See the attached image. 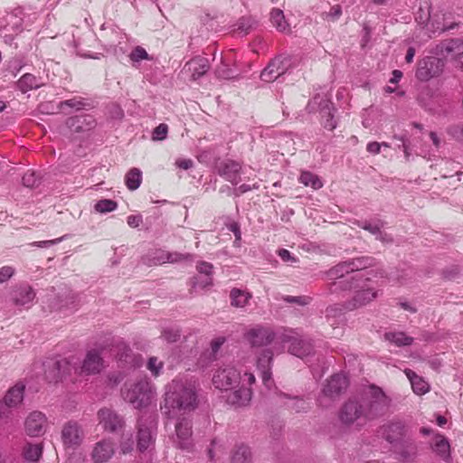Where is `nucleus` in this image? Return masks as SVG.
Instances as JSON below:
<instances>
[{
  "label": "nucleus",
  "instance_id": "obj_1",
  "mask_svg": "<svg viewBox=\"0 0 463 463\" xmlns=\"http://www.w3.org/2000/svg\"><path fill=\"white\" fill-rule=\"evenodd\" d=\"M198 404L195 385L187 380L174 379L165 386L161 409L168 418H175L195 411Z\"/></svg>",
  "mask_w": 463,
  "mask_h": 463
},
{
  "label": "nucleus",
  "instance_id": "obj_2",
  "mask_svg": "<svg viewBox=\"0 0 463 463\" xmlns=\"http://www.w3.org/2000/svg\"><path fill=\"white\" fill-rule=\"evenodd\" d=\"M334 291L340 288L343 290L355 289L353 299L347 303L348 309H355L364 306L377 297V292L372 285L369 278H365L364 273L358 272L352 276L350 281H335L333 283Z\"/></svg>",
  "mask_w": 463,
  "mask_h": 463
},
{
  "label": "nucleus",
  "instance_id": "obj_3",
  "mask_svg": "<svg viewBox=\"0 0 463 463\" xmlns=\"http://www.w3.org/2000/svg\"><path fill=\"white\" fill-rule=\"evenodd\" d=\"M156 393V389L146 378H139L135 382H128L121 389V395L127 402L136 409L148 406Z\"/></svg>",
  "mask_w": 463,
  "mask_h": 463
},
{
  "label": "nucleus",
  "instance_id": "obj_4",
  "mask_svg": "<svg viewBox=\"0 0 463 463\" xmlns=\"http://www.w3.org/2000/svg\"><path fill=\"white\" fill-rule=\"evenodd\" d=\"M361 402L364 411V420H367L385 415L391 406V399L381 388L374 385L370 386Z\"/></svg>",
  "mask_w": 463,
  "mask_h": 463
},
{
  "label": "nucleus",
  "instance_id": "obj_5",
  "mask_svg": "<svg viewBox=\"0 0 463 463\" xmlns=\"http://www.w3.org/2000/svg\"><path fill=\"white\" fill-rule=\"evenodd\" d=\"M24 385L17 383L8 390L4 400L0 402V435L12 431L11 409L24 400Z\"/></svg>",
  "mask_w": 463,
  "mask_h": 463
},
{
  "label": "nucleus",
  "instance_id": "obj_6",
  "mask_svg": "<svg viewBox=\"0 0 463 463\" xmlns=\"http://www.w3.org/2000/svg\"><path fill=\"white\" fill-rule=\"evenodd\" d=\"M246 370L242 366L227 364L218 368L213 376V384L219 390H232L242 383L243 373Z\"/></svg>",
  "mask_w": 463,
  "mask_h": 463
},
{
  "label": "nucleus",
  "instance_id": "obj_7",
  "mask_svg": "<svg viewBox=\"0 0 463 463\" xmlns=\"http://www.w3.org/2000/svg\"><path fill=\"white\" fill-rule=\"evenodd\" d=\"M137 449L140 452L151 451L155 444L156 421L152 415L143 414L137 420Z\"/></svg>",
  "mask_w": 463,
  "mask_h": 463
},
{
  "label": "nucleus",
  "instance_id": "obj_8",
  "mask_svg": "<svg viewBox=\"0 0 463 463\" xmlns=\"http://www.w3.org/2000/svg\"><path fill=\"white\" fill-rule=\"evenodd\" d=\"M307 109L309 113L318 112L321 116V124L328 130L336 128V121L334 118L335 108L333 103L326 97L316 95L307 104Z\"/></svg>",
  "mask_w": 463,
  "mask_h": 463
},
{
  "label": "nucleus",
  "instance_id": "obj_9",
  "mask_svg": "<svg viewBox=\"0 0 463 463\" xmlns=\"http://www.w3.org/2000/svg\"><path fill=\"white\" fill-rule=\"evenodd\" d=\"M255 383V376L252 373L245 371L243 373L242 383L236 385L233 391L227 396V402L236 407L247 406L252 397L251 385Z\"/></svg>",
  "mask_w": 463,
  "mask_h": 463
},
{
  "label": "nucleus",
  "instance_id": "obj_10",
  "mask_svg": "<svg viewBox=\"0 0 463 463\" xmlns=\"http://www.w3.org/2000/svg\"><path fill=\"white\" fill-rule=\"evenodd\" d=\"M371 265L372 260L369 257L355 258L338 263L328 270L327 276L331 279H339L338 281L344 280L352 282V278L350 279H344L345 276L349 273L363 270Z\"/></svg>",
  "mask_w": 463,
  "mask_h": 463
},
{
  "label": "nucleus",
  "instance_id": "obj_11",
  "mask_svg": "<svg viewBox=\"0 0 463 463\" xmlns=\"http://www.w3.org/2000/svg\"><path fill=\"white\" fill-rule=\"evenodd\" d=\"M444 67V59L426 56L418 61L415 76L420 81H428L440 76Z\"/></svg>",
  "mask_w": 463,
  "mask_h": 463
},
{
  "label": "nucleus",
  "instance_id": "obj_12",
  "mask_svg": "<svg viewBox=\"0 0 463 463\" xmlns=\"http://www.w3.org/2000/svg\"><path fill=\"white\" fill-rule=\"evenodd\" d=\"M280 342L288 344V352L298 357L303 358L313 353V345L295 330H287L282 334Z\"/></svg>",
  "mask_w": 463,
  "mask_h": 463
},
{
  "label": "nucleus",
  "instance_id": "obj_13",
  "mask_svg": "<svg viewBox=\"0 0 463 463\" xmlns=\"http://www.w3.org/2000/svg\"><path fill=\"white\" fill-rule=\"evenodd\" d=\"M142 263L146 266H157L164 263H177L182 261L193 260V255L190 253L183 254L179 252H169L162 249H156L142 257Z\"/></svg>",
  "mask_w": 463,
  "mask_h": 463
},
{
  "label": "nucleus",
  "instance_id": "obj_14",
  "mask_svg": "<svg viewBox=\"0 0 463 463\" xmlns=\"http://www.w3.org/2000/svg\"><path fill=\"white\" fill-rule=\"evenodd\" d=\"M348 384L349 382L345 375L341 373L332 375L331 378L327 381L326 384L324 386L322 390V395L318 398L319 404L321 406H327L324 400L326 398L334 400L335 398L338 397L346 391Z\"/></svg>",
  "mask_w": 463,
  "mask_h": 463
},
{
  "label": "nucleus",
  "instance_id": "obj_15",
  "mask_svg": "<svg viewBox=\"0 0 463 463\" xmlns=\"http://www.w3.org/2000/svg\"><path fill=\"white\" fill-rule=\"evenodd\" d=\"M244 336L251 346L261 347L274 344L276 334L271 327L257 326L248 330Z\"/></svg>",
  "mask_w": 463,
  "mask_h": 463
},
{
  "label": "nucleus",
  "instance_id": "obj_16",
  "mask_svg": "<svg viewBox=\"0 0 463 463\" xmlns=\"http://www.w3.org/2000/svg\"><path fill=\"white\" fill-rule=\"evenodd\" d=\"M379 435L390 444L400 443L407 435L405 424L401 420H392L380 427Z\"/></svg>",
  "mask_w": 463,
  "mask_h": 463
},
{
  "label": "nucleus",
  "instance_id": "obj_17",
  "mask_svg": "<svg viewBox=\"0 0 463 463\" xmlns=\"http://www.w3.org/2000/svg\"><path fill=\"white\" fill-rule=\"evenodd\" d=\"M84 439L81 426L74 420L66 422L61 430V440L65 448L76 449Z\"/></svg>",
  "mask_w": 463,
  "mask_h": 463
},
{
  "label": "nucleus",
  "instance_id": "obj_18",
  "mask_svg": "<svg viewBox=\"0 0 463 463\" xmlns=\"http://www.w3.org/2000/svg\"><path fill=\"white\" fill-rule=\"evenodd\" d=\"M175 423V439L174 442L182 449H188L192 446V420L182 415Z\"/></svg>",
  "mask_w": 463,
  "mask_h": 463
},
{
  "label": "nucleus",
  "instance_id": "obj_19",
  "mask_svg": "<svg viewBox=\"0 0 463 463\" xmlns=\"http://www.w3.org/2000/svg\"><path fill=\"white\" fill-rule=\"evenodd\" d=\"M217 174L232 184H238L241 181V165L232 159H223L216 163Z\"/></svg>",
  "mask_w": 463,
  "mask_h": 463
},
{
  "label": "nucleus",
  "instance_id": "obj_20",
  "mask_svg": "<svg viewBox=\"0 0 463 463\" xmlns=\"http://www.w3.org/2000/svg\"><path fill=\"white\" fill-rule=\"evenodd\" d=\"M359 419H364V411L362 402L348 400L339 411V420L345 425H351Z\"/></svg>",
  "mask_w": 463,
  "mask_h": 463
},
{
  "label": "nucleus",
  "instance_id": "obj_21",
  "mask_svg": "<svg viewBox=\"0 0 463 463\" xmlns=\"http://www.w3.org/2000/svg\"><path fill=\"white\" fill-rule=\"evenodd\" d=\"M10 294L12 302L17 307L30 305L35 298L33 288L27 283L15 285Z\"/></svg>",
  "mask_w": 463,
  "mask_h": 463
},
{
  "label": "nucleus",
  "instance_id": "obj_22",
  "mask_svg": "<svg viewBox=\"0 0 463 463\" xmlns=\"http://www.w3.org/2000/svg\"><path fill=\"white\" fill-rule=\"evenodd\" d=\"M209 69L210 64L208 59L196 56L184 64L183 72L188 74L191 80H197L203 77Z\"/></svg>",
  "mask_w": 463,
  "mask_h": 463
},
{
  "label": "nucleus",
  "instance_id": "obj_23",
  "mask_svg": "<svg viewBox=\"0 0 463 463\" xmlns=\"http://www.w3.org/2000/svg\"><path fill=\"white\" fill-rule=\"evenodd\" d=\"M98 417L99 424H101L106 430L116 432L124 426L123 418L110 409H100L98 412Z\"/></svg>",
  "mask_w": 463,
  "mask_h": 463
},
{
  "label": "nucleus",
  "instance_id": "obj_24",
  "mask_svg": "<svg viewBox=\"0 0 463 463\" xmlns=\"http://www.w3.org/2000/svg\"><path fill=\"white\" fill-rule=\"evenodd\" d=\"M104 367L103 359L100 353L97 350H90L83 361L80 367V373L90 375L99 373Z\"/></svg>",
  "mask_w": 463,
  "mask_h": 463
},
{
  "label": "nucleus",
  "instance_id": "obj_25",
  "mask_svg": "<svg viewBox=\"0 0 463 463\" xmlns=\"http://www.w3.org/2000/svg\"><path fill=\"white\" fill-rule=\"evenodd\" d=\"M45 415L40 411H33L25 420V430L29 436L37 437L44 432Z\"/></svg>",
  "mask_w": 463,
  "mask_h": 463
},
{
  "label": "nucleus",
  "instance_id": "obj_26",
  "mask_svg": "<svg viewBox=\"0 0 463 463\" xmlns=\"http://www.w3.org/2000/svg\"><path fill=\"white\" fill-rule=\"evenodd\" d=\"M114 452V443L110 439H102L95 444L91 458L95 463H103L111 458Z\"/></svg>",
  "mask_w": 463,
  "mask_h": 463
},
{
  "label": "nucleus",
  "instance_id": "obj_27",
  "mask_svg": "<svg viewBox=\"0 0 463 463\" xmlns=\"http://www.w3.org/2000/svg\"><path fill=\"white\" fill-rule=\"evenodd\" d=\"M213 266L210 262L200 261L196 265L197 271L201 274V276L194 277L193 279V287L194 288H204L206 287L213 285Z\"/></svg>",
  "mask_w": 463,
  "mask_h": 463
},
{
  "label": "nucleus",
  "instance_id": "obj_28",
  "mask_svg": "<svg viewBox=\"0 0 463 463\" xmlns=\"http://www.w3.org/2000/svg\"><path fill=\"white\" fill-rule=\"evenodd\" d=\"M67 126L74 132H84L96 126L95 119L90 115H80L68 118Z\"/></svg>",
  "mask_w": 463,
  "mask_h": 463
},
{
  "label": "nucleus",
  "instance_id": "obj_29",
  "mask_svg": "<svg viewBox=\"0 0 463 463\" xmlns=\"http://www.w3.org/2000/svg\"><path fill=\"white\" fill-rule=\"evenodd\" d=\"M282 350H283V348L280 346V345H279V343H274L272 347L266 348V349L262 350L257 359L258 369L260 370V369L271 368L275 352L277 354H279L282 352Z\"/></svg>",
  "mask_w": 463,
  "mask_h": 463
},
{
  "label": "nucleus",
  "instance_id": "obj_30",
  "mask_svg": "<svg viewBox=\"0 0 463 463\" xmlns=\"http://www.w3.org/2000/svg\"><path fill=\"white\" fill-rule=\"evenodd\" d=\"M69 363L65 359L57 360L52 363V368L45 372L46 378L50 382H58L62 380L66 374Z\"/></svg>",
  "mask_w": 463,
  "mask_h": 463
},
{
  "label": "nucleus",
  "instance_id": "obj_31",
  "mask_svg": "<svg viewBox=\"0 0 463 463\" xmlns=\"http://www.w3.org/2000/svg\"><path fill=\"white\" fill-rule=\"evenodd\" d=\"M43 446L42 443H26L22 451L24 459L29 463H38L43 456Z\"/></svg>",
  "mask_w": 463,
  "mask_h": 463
},
{
  "label": "nucleus",
  "instance_id": "obj_32",
  "mask_svg": "<svg viewBox=\"0 0 463 463\" xmlns=\"http://www.w3.org/2000/svg\"><path fill=\"white\" fill-rule=\"evenodd\" d=\"M405 374L411 382V388L416 394L422 395L429 392L430 385L412 370H405Z\"/></svg>",
  "mask_w": 463,
  "mask_h": 463
},
{
  "label": "nucleus",
  "instance_id": "obj_33",
  "mask_svg": "<svg viewBox=\"0 0 463 463\" xmlns=\"http://www.w3.org/2000/svg\"><path fill=\"white\" fill-rule=\"evenodd\" d=\"M399 449L401 457L406 461H412L418 455V445L411 439H402Z\"/></svg>",
  "mask_w": 463,
  "mask_h": 463
},
{
  "label": "nucleus",
  "instance_id": "obj_34",
  "mask_svg": "<svg viewBox=\"0 0 463 463\" xmlns=\"http://www.w3.org/2000/svg\"><path fill=\"white\" fill-rule=\"evenodd\" d=\"M432 449L443 460L447 461L450 458V445L444 436L438 435L435 438Z\"/></svg>",
  "mask_w": 463,
  "mask_h": 463
},
{
  "label": "nucleus",
  "instance_id": "obj_35",
  "mask_svg": "<svg viewBox=\"0 0 463 463\" xmlns=\"http://www.w3.org/2000/svg\"><path fill=\"white\" fill-rule=\"evenodd\" d=\"M252 298L248 291L240 288H232L230 292L231 304L235 307H244Z\"/></svg>",
  "mask_w": 463,
  "mask_h": 463
},
{
  "label": "nucleus",
  "instance_id": "obj_36",
  "mask_svg": "<svg viewBox=\"0 0 463 463\" xmlns=\"http://www.w3.org/2000/svg\"><path fill=\"white\" fill-rule=\"evenodd\" d=\"M41 87V83L38 79L31 74H24L17 81V88L23 92L26 93L29 90L38 89Z\"/></svg>",
  "mask_w": 463,
  "mask_h": 463
},
{
  "label": "nucleus",
  "instance_id": "obj_37",
  "mask_svg": "<svg viewBox=\"0 0 463 463\" xmlns=\"http://www.w3.org/2000/svg\"><path fill=\"white\" fill-rule=\"evenodd\" d=\"M271 61H278L275 65L277 75L285 74L289 69L297 65V59L289 55H279Z\"/></svg>",
  "mask_w": 463,
  "mask_h": 463
},
{
  "label": "nucleus",
  "instance_id": "obj_38",
  "mask_svg": "<svg viewBox=\"0 0 463 463\" xmlns=\"http://www.w3.org/2000/svg\"><path fill=\"white\" fill-rule=\"evenodd\" d=\"M270 21L278 31L282 33H288L290 31L289 24L280 9H272L270 12Z\"/></svg>",
  "mask_w": 463,
  "mask_h": 463
},
{
  "label": "nucleus",
  "instance_id": "obj_39",
  "mask_svg": "<svg viewBox=\"0 0 463 463\" xmlns=\"http://www.w3.org/2000/svg\"><path fill=\"white\" fill-rule=\"evenodd\" d=\"M349 310L347 308V303L346 304H335L334 306L328 307L326 310V317L327 321L330 323L332 326H335L336 324V321H332V318H336L338 321H342V317L345 313V311Z\"/></svg>",
  "mask_w": 463,
  "mask_h": 463
},
{
  "label": "nucleus",
  "instance_id": "obj_40",
  "mask_svg": "<svg viewBox=\"0 0 463 463\" xmlns=\"http://www.w3.org/2000/svg\"><path fill=\"white\" fill-rule=\"evenodd\" d=\"M384 337L397 346H408L413 343V338L403 332H389L384 335Z\"/></svg>",
  "mask_w": 463,
  "mask_h": 463
},
{
  "label": "nucleus",
  "instance_id": "obj_41",
  "mask_svg": "<svg viewBox=\"0 0 463 463\" xmlns=\"http://www.w3.org/2000/svg\"><path fill=\"white\" fill-rule=\"evenodd\" d=\"M142 181V173L138 168H131L126 175L125 183L130 191L137 190Z\"/></svg>",
  "mask_w": 463,
  "mask_h": 463
},
{
  "label": "nucleus",
  "instance_id": "obj_42",
  "mask_svg": "<svg viewBox=\"0 0 463 463\" xmlns=\"http://www.w3.org/2000/svg\"><path fill=\"white\" fill-rule=\"evenodd\" d=\"M459 46V42L458 40H448L441 42L437 44L434 50V53L436 55L443 56L444 58L448 57L450 53H452Z\"/></svg>",
  "mask_w": 463,
  "mask_h": 463
},
{
  "label": "nucleus",
  "instance_id": "obj_43",
  "mask_svg": "<svg viewBox=\"0 0 463 463\" xmlns=\"http://www.w3.org/2000/svg\"><path fill=\"white\" fill-rule=\"evenodd\" d=\"M231 463H250V448L243 444L237 446L232 456Z\"/></svg>",
  "mask_w": 463,
  "mask_h": 463
},
{
  "label": "nucleus",
  "instance_id": "obj_44",
  "mask_svg": "<svg viewBox=\"0 0 463 463\" xmlns=\"http://www.w3.org/2000/svg\"><path fill=\"white\" fill-rule=\"evenodd\" d=\"M299 180L304 185L311 186L316 190L323 186V183L318 176L311 172H303L300 175Z\"/></svg>",
  "mask_w": 463,
  "mask_h": 463
},
{
  "label": "nucleus",
  "instance_id": "obj_45",
  "mask_svg": "<svg viewBox=\"0 0 463 463\" xmlns=\"http://www.w3.org/2000/svg\"><path fill=\"white\" fill-rule=\"evenodd\" d=\"M85 99L80 97H74L72 99L61 101L59 104V109H63L65 107L74 109L76 110L84 109L86 107Z\"/></svg>",
  "mask_w": 463,
  "mask_h": 463
},
{
  "label": "nucleus",
  "instance_id": "obj_46",
  "mask_svg": "<svg viewBox=\"0 0 463 463\" xmlns=\"http://www.w3.org/2000/svg\"><path fill=\"white\" fill-rule=\"evenodd\" d=\"M118 203L116 201L110 199H102L96 203L94 208L100 213H107L113 212L117 209Z\"/></svg>",
  "mask_w": 463,
  "mask_h": 463
},
{
  "label": "nucleus",
  "instance_id": "obj_47",
  "mask_svg": "<svg viewBox=\"0 0 463 463\" xmlns=\"http://www.w3.org/2000/svg\"><path fill=\"white\" fill-rule=\"evenodd\" d=\"M129 59L133 63L140 62L144 60H150L146 51L141 46H136L129 53Z\"/></svg>",
  "mask_w": 463,
  "mask_h": 463
},
{
  "label": "nucleus",
  "instance_id": "obj_48",
  "mask_svg": "<svg viewBox=\"0 0 463 463\" xmlns=\"http://www.w3.org/2000/svg\"><path fill=\"white\" fill-rule=\"evenodd\" d=\"M146 367L151 372V373L156 377L161 373L164 367V363L159 361L157 357L152 356L148 359Z\"/></svg>",
  "mask_w": 463,
  "mask_h": 463
},
{
  "label": "nucleus",
  "instance_id": "obj_49",
  "mask_svg": "<svg viewBox=\"0 0 463 463\" xmlns=\"http://www.w3.org/2000/svg\"><path fill=\"white\" fill-rule=\"evenodd\" d=\"M278 63V61H270L268 66L261 71L260 73V79L263 81L270 82L275 80L279 75H275L272 73L271 69L275 68V65Z\"/></svg>",
  "mask_w": 463,
  "mask_h": 463
},
{
  "label": "nucleus",
  "instance_id": "obj_50",
  "mask_svg": "<svg viewBox=\"0 0 463 463\" xmlns=\"http://www.w3.org/2000/svg\"><path fill=\"white\" fill-rule=\"evenodd\" d=\"M23 184L26 187H34L39 184V177L33 171H27L23 178Z\"/></svg>",
  "mask_w": 463,
  "mask_h": 463
},
{
  "label": "nucleus",
  "instance_id": "obj_51",
  "mask_svg": "<svg viewBox=\"0 0 463 463\" xmlns=\"http://www.w3.org/2000/svg\"><path fill=\"white\" fill-rule=\"evenodd\" d=\"M383 226V223L381 221H378L375 223H371V222H365L362 225V228L368 231L369 232H371L373 235L379 236V238L381 240H383V238L382 237V232H381V229Z\"/></svg>",
  "mask_w": 463,
  "mask_h": 463
},
{
  "label": "nucleus",
  "instance_id": "obj_52",
  "mask_svg": "<svg viewBox=\"0 0 463 463\" xmlns=\"http://www.w3.org/2000/svg\"><path fill=\"white\" fill-rule=\"evenodd\" d=\"M168 133V126L165 123L159 124L152 133V139L153 140H164L166 138Z\"/></svg>",
  "mask_w": 463,
  "mask_h": 463
},
{
  "label": "nucleus",
  "instance_id": "obj_53",
  "mask_svg": "<svg viewBox=\"0 0 463 463\" xmlns=\"http://www.w3.org/2000/svg\"><path fill=\"white\" fill-rule=\"evenodd\" d=\"M431 95V90L430 88H425L420 91L417 99L423 108L430 109L429 98H430Z\"/></svg>",
  "mask_w": 463,
  "mask_h": 463
},
{
  "label": "nucleus",
  "instance_id": "obj_54",
  "mask_svg": "<svg viewBox=\"0 0 463 463\" xmlns=\"http://www.w3.org/2000/svg\"><path fill=\"white\" fill-rule=\"evenodd\" d=\"M162 337L168 343H175L179 339L180 334L177 330L166 328L162 332Z\"/></svg>",
  "mask_w": 463,
  "mask_h": 463
},
{
  "label": "nucleus",
  "instance_id": "obj_55",
  "mask_svg": "<svg viewBox=\"0 0 463 463\" xmlns=\"http://www.w3.org/2000/svg\"><path fill=\"white\" fill-rule=\"evenodd\" d=\"M448 134L453 138L462 141L463 140V125H455L448 128Z\"/></svg>",
  "mask_w": 463,
  "mask_h": 463
},
{
  "label": "nucleus",
  "instance_id": "obj_56",
  "mask_svg": "<svg viewBox=\"0 0 463 463\" xmlns=\"http://www.w3.org/2000/svg\"><path fill=\"white\" fill-rule=\"evenodd\" d=\"M260 373H261V379H262V383L263 384L270 389L273 384H274V382L272 380V373H271V368H266V369H260Z\"/></svg>",
  "mask_w": 463,
  "mask_h": 463
},
{
  "label": "nucleus",
  "instance_id": "obj_57",
  "mask_svg": "<svg viewBox=\"0 0 463 463\" xmlns=\"http://www.w3.org/2000/svg\"><path fill=\"white\" fill-rule=\"evenodd\" d=\"M14 274V269L11 266L0 268V283L6 282Z\"/></svg>",
  "mask_w": 463,
  "mask_h": 463
},
{
  "label": "nucleus",
  "instance_id": "obj_58",
  "mask_svg": "<svg viewBox=\"0 0 463 463\" xmlns=\"http://www.w3.org/2000/svg\"><path fill=\"white\" fill-rule=\"evenodd\" d=\"M341 14L342 7L339 5H335L326 14V18L331 21H335L341 16Z\"/></svg>",
  "mask_w": 463,
  "mask_h": 463
},
{
  "label": "nucleus",
  "instance_id": "obj_59",
  "mask_svg": "<svg viewBox=\"0 0 463 463\" xmlns=\"http://www.w3.org/2000/svg\"><path fill=\"white\" fill-rule=\"evenodd\" d=\"M258 188H259V185H257V184L250 186V184H243L233 190V194L235 196L239 197L241 194H243L252 189H258Z\"/></svg>",
  "mask_w": 463,
  "mask_h": 463
},
{
  "label": "nucleus",
  "instance_id": "obj_60",
  "mask_svg": "<svg viewBox=\"0 0 463 463\" xmlns=\"http://www.w3.org/2000/svg\"><path fill=\"white\" fill-rule=\"evenodd\" d=\"M283 299L288 303L298 304L299 306H305L307 304V298L306 297L286 296L283 298Z\"/></svg>",
  "mask_w": 463,
  "mask_h": 463
},
{
  "label": "nucleus",
  "instance_id": "obj_61",
  "mask_svg": "<svg viewBox=\"0 0 463 463\" xmlns=\"http://www.w3.org/2000/svg\"><path fill=\"white\" fill-rule=\"evenodd\" d=\"M306 402L302 399L294 398L291 400V404H288V406L291 409L295 410L296 411L299 412L302 410L306 409Z\"/></svg>",
  "mask_w": 463,
  "mask_h": 463
},
{
  "label": "nucleus",
  "instance_id": "obj_62",
  "mask_svg": "<svg viewBox=\"0 0 463 463\" xmlns=\"http://www.w3.org/2000/svg\"><path fill=\"white\" fill-rule=\"evenodd\" d=\"M127 222L130 227L137 228L143 222V219L141 215H129Z\"/></svg>",
  "mask_w": 463,
  "mask_h": 463
},
{
  "label": "nucleus",
  "instance_id": "obj_63",
  "mask_svg": "<svg viewBox=\"0 0 463 463\" xmlns=\"http://www.w3.org/2000/svg\"><path fill=\"white\" fill-rule=\"evenodd\" d=\"M175 165L181 169L188 170L193 167L194 162L192 159H177L175 161Z\"/></svg>",
  "mask_w": 463,
  "mask_h": 463
},
{
  "label": "nucleus",
  "instance_id": "obj_64",
  "mask_svg": "<svg viewBox=\"0 0 463 463\" xmlns=\"http://www.w3.org/2000/svg\"><path fill=\"white\" fill-rule=\"evenodd\" d=\"M382 144L373 141L369 142L366 146L367 152L373 155H378L381 152Z\"/></svg>",
  "mask_w": 463,
  "mask_h": 463
}]
</instances>
